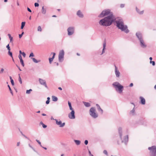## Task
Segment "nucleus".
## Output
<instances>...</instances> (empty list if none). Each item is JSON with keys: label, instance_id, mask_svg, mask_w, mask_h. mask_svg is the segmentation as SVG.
<instances>
[{"label": "nucleus", "instance_id": "f257e3e1", "mask_svg": "<svg viewBox=\"0 0 156 156\" xmlns=\"http://www.w3.org/2000/svg\"><path fill=\"white\" fill-rule=\"evenodd\" d=\"M113 22L116 23L117 27L122 31L126 33L129 32L127 26L124 25L122 19L120 17L115 18L114 16H107L101 20L99 21V23L102 26H108L111 25Z\"/></svg>", "mask_w": 156, "mask_h": 156}, {"label": "nucleus", "instance_id": "f03ea898", "mask_svg": "<svg viewBox=\"0 0 156 156\" xmlns=\"http://www.w3.org/2000/svg\"><path fill=\"white\" fill-rule=\"evenodd\" d=\"M110 10H103L102 12L99 15V17H103L104 16H114L112 12L110 11Z\"/></svg>", "mask_w": 156, "mask_h": 156}, {"label": "nucleus", "instance_id": "7ed1b4c3", "mask_svg": "<svg viewBox=\"0 0 156 156\" xmlns=\"http://www.w3.org/2000/svg\"><path fill=\"white\" fill-rule=\"evenodd\" d=\"M119 132L120 139L122 140V142L126 144V143L128 140V135L125 136L123 140L122 139V129L121 128H119Z\"/></svg>", "mask_w": 156, "mask_h": 156}, {"label": "nucleus", "instance_id": "20e7f679", "mask_svg": "<svg viewBox=\"0 0 156 156\" xmlns=\"http://www.w3.org/2000/svg\"><path fill=\"white\" fill-rule=\"evenodd\" d=\"M90 115L94 118H96L98 117V114L96 112V109L94 107H92L89 110Z\"/></svg>", "mask_w": 156, "mask_h": 156}, {"label": "nucleus", "instance_id": "39448f33", "mask_svg": "<svg viewBox=\"0 0 156 156\" xmlns=\"http://www.w3.org/2000/svg\"><path fill=\"white\" fill-rule=\"evenodd\" d=\"M113 85L116 89V90H117V88L118 89L119 92L121 93L123 90V87L122 85H121L119 83L115 82L113 83Z\"/></svg>", "mask_w": 156, "mask_h": 156}, {"label": "nucleus", "instance_id": "423d86ee", "mask_svg": "<svg viewBox=\"0 0 156 156\" xmlns=\"http://www.w3.org/2000/svg\"><path fill=\"white\" fill-rule=\"evenodd\" d=\"M148 150L150 151V156H156V146H153L149 147Z\"/></svg>", "mask_w": 156, "mask_h": 156}, {"label": "nucleus", "instance_id": "0eeeda50", "mask_svg": "<svg viewBox=\"0 0 156 156\" xmlns=\"http://www.w3.org/2000/svg\"><path fill=\"white\" fill-rule=\"evenodd\" d=\"M64 52L63 50H62L59 51L58 55V61L60 62H62L64 60Z\"/></svg>", "mask_w": 156, "mask_h": 156}, {"label": "nucleus", "instance_id": "6e6552de", "mask_svg": "<svg viewBox=\"0 0 156 156\" xmlns=\"http://www.w3.org/2000/svg\"><path fill=\"white\" fill-rule=\"evenodd\" d=\"M74 27H69L67 29L68 34L69 36L73 35L74 32Z\"/></svg>", "mask_w": 156, "mask_h": 156}, {"label": "nucleus", "instance_id": "1a4fd4ad", "mask_svg": "<svg viewBox=\"0 0 156 156\" xmlns=\"http://www.w3.org/2000/svg\"><path fill=\"white\" fill-rule=\"evenodd\" d=\"M55 120L56 121V124L59 126L60 127H63L65 125V122L62 123V121L60 119L58 121L57 119H55Z\"/></svg>", "mask_w": 156, "mask_h": 156}, {"label": "nucleus", "instance_id": "9d476101", "mask_svg": "<svg viewBox=\"0 0 156 156\" xmlns=\"http://www.w3.org/2000/svg\"><path fill=\"white\" fill-rule=\"evenodd\" d=\"M71 110V112L69 114L68 117L70 119H74L75 118V112L73 110Z\"/></svg>", "mask_w": 156, "mask_h": 156}, {"label": "nucleus", "instance_id": "9b49d317", "mask_svg": "<svg viewBox=\"0 0 156 156\" xmlns=\"http://www.w3.org/2000/svg\"><path fill=\"white\" fill-rule=\"evenodd\" d=\"M39 81L40 83L42 85H44L45 87L48 88V86L46 84V81L45 80L39 78Z\"/></svg>", "mask_w": 156, "mask_h": 156}, {"label": "nucleus", "instance_id": "f8f14e48", "mask_svg": "<svg viewBox=\"0 0 156 156\" xmlns=\"http://www.w3.org/2000/svg\"><path fill=\"white\" fill-rule=\"evenodd\" d=\"M140 46L143 48H145L147 47V44H145L143 39L139 41Z\"/></svg>", "mask_w": 156, "mask_h": 156}, {"label": "nucleus", "instance_id": "ddd939ff", "mask_svg": "<svg viewBox=\"0 0 156 156\" xmlns=\"http://www.w3.org/2000/svg\"><path fill=\"white\" fill-rule=\"evenodd\" d=\"M136 35L139 41L143 39L142 34L140 32H136Z\"/></svg>", "mask_w": 156, "mask_h": 156}, {"label": "nucleus", "instance_id": "4468645a", "mask_svg": "<svg viewBox=\"0 0 156 156\" xmlns=\"http://www.w3.org/2000/svg\"><path fill=\"white\" fill-rule=\"evenodd\" d=\"M115 73L116 75V76L117 77H119L120 75V73L119 71L118 70L117 67L115 65Z\"/></svg>", "mask_w": 156, "mask_h": 156}, {"label": "nucleus", "instance_id": "2eb2a0df", "mask_svg": "<svg viewBox=\"0 0 156 156\" xmlns=\"http://www.w3.org/2000/svg\"><path fill=\"white\" fill-rule=\"evenodd\" d=\"M140 103L144 105L145 104V99L142 97H140Z\"/></svg>", "mask_w": 156, "mask_h": 156}, {"label": "nucleus", "instance_id": "dca6fc26", "mask_svg": "<svg viewBox=\"0 0 156 156\" xmlns=\"http://www.w3.org/2000/svg\"><path fill=\"white\" fill-rule=\"evenodd\" d=\"M77 15L80 18H83V15L80 10H78L77 12Z\"/></svg>", "mask_w": 156, "mask_h": 156}, {"label": "nucleus", "instance_id": "f3484780", "mask_svg": "<svg viewBox=\"0 0 156 156\" xmlns=\"http://www.w3.org/2000/svg\"><path fill=\"white\" fill-rule=\"evenodd\" d=\"M96 105L97 107V109L98 110V111L101 113V114H102L103 113V110L100 107V106L98 104H97Z\"/></svg>", "mask_w": 156, "mask_h": 156}, {"label": "nucleus", "instance_id": "a211bd4d", "mask_svg": "<svg viewBox=\"0 0 156 156\" xmlns=\"http://www.w3.org/2000/svg\"><path fill=\"white\" fill-rule=\"evenodd\" d=\"M106 45V43L105 41L103 44V48L102 51V52L101 55L103 54L105 52V47Z\"/></svg>", "mask_w": 156, "mask_h": 156}, {"label": "nucleus", "instance_id": "6ab92c4d", "mask_svg": "<svg viewBox=\"0 0 156 156\" xmlns=\"http://www.w3.org/2000/svg\"><path fill=\"white\" fill-rule=\"evenodd\" d=\"M83 103L85 106L86 107H89L90 105L89 103L83 102Z\"/></svg>", "mask_w": 156, "mask_h": 156}, {"label": "nucleus", "instance_id": "aec40b11", "mask_svg": "<svg viewBox=\"0 0 156 156\" xmlns=\"http://www.w3.org/2000/svg\"><path fill=\"white\" fill-rule=\"evenodd\" d=\"M52 101H56L58 100L57 98L54 96H52Z\"/></svg>", "mask_w": 156, "mask_h": 156}, {"label": "nucleus", "instance_id": "412c9836", "mask_svg": "<svg viewBox=\"0 0 156 156\" xmlns=\"http://www.w3.org/2000/svg\"><path fill=\"white\" fill-rule=\"evenodd\" d=\"M31 59L35 63H38V62H40V60L39 61H37V60H36L35 58H31Z\"/></svg>", "mask_w": 156, "mask_h": 156}, {"label": "nucleus", "instance_id": "4be33fe9", "mask_svg": "<svg viewBox=\"0 0 156 156\" xmlns=\"http://www.w3.org/2000/svg\"><path fill=\"white\" fill-rule=\"evenodd\" d=\"M74 141L77 145H79L80 144V141L79 140H74Z\"/></svg>", "mask_w": 156, "mask_h": 156}, {"label": "nucleus", "instance_id": "5701e85b", "mask_svg": "<svg viewBox=\"0 0 156 156\" xmlns=\"http://www.w3.org/2000/svg\"><path fill=\"white\" fill-rule=\"evenodd\" d=\"M137 12L140 15H141L144 13V10H136Z\"/></svg>", "mask_w": 156, "mask_h": 156}, {"label": "nucleus", "instance_id": "b1692460", "mask_svg": "<svg viewBox=\"0 0 156 156\" xmlns=\"http://www.w3.org/2000/svg\"><path fill=\"white\" fill-rule=\"evenodd\" d=\"M25 24V22H22L21 23V29H22L24 27Z\"/></svg>", "mask_w": 156, "mask_h": 156}, {"label": "nucleus", "instance_id": "393cba45", "mask_svg": "<svg viewBox=\"0 0 156 156\" xmlns=\"http://www.w3.org/2000/svg\"><path fill=\"white\" fill-rule=\"evenodd\" d=\"M68 104L69 108V109L70 110H73V108H72V106H71V103L69 101H68Z\"/></svg>", "mask_w": 156, "mask_h": 156}, {"label": "nucleus", "instance_id": "a878e982", "mask_svg": "<svg viewBox=\"0 0 156 156\" xmlns=\"http://www.w3.org/2000/svg\"><path fill=\"white\" fill-rule=\"evenodd\" d=\"M37 30L38 31L41 32L42 30V29L41 26H39L37 27Z\"/></svg>", "mask_w": 156, "mask_h": 156}, {"label": "nucleus", "instance_id": "bb28decb", "mask_svg": "<svg viewBox=\"0 0 156 156\" xmlns=\"http://www.w3.org/2000/svg\"><path fill=\"white\" fill-rule=\"evenodd\" d=\"M8 37H9V38L10 40V42H12V39H13L12 37L11 36V35L10 34H8Z\"/></svg>", "mask_w": 156, "mask_h": 156}, {"label": "nucleus", "instance_id": "cd10ccee", "mask_svg": "<svg viewBox=\"0 0 156 156\" xmlns=\"http://www.w3.org/2000/svg\"><path fill=\"white\" fill-rule=\"evenodd\" d=\"M19 82H20V84H22V79H21V78L20 76V74L19 75Z\"/></svg>", "mask_w": 156, "mask_h": 156}, {"label": "nucleus", "instance_id": "c85d7f7f", "mask_svg": "<svg viewBox=\"0 0 156 156\" xmlns=\"http://www.w3.org/2000/svg\"><path fill=\"white\" fill-rule=\"evenodd\" d=\"M32 91V90L31 89H30L29 90H27L26 92V93L27 94H30V91Z\"/></svg>", "mask_w": 156, "mask_h": 156}, {"label": "nucleus", "instance_id": "c756f323", "mask_svg": "<svg viewBox=\"0 0 156 156\" xmlns=\"http://www.w3.org/2000/svg\"><path fill=\"white\" fill-rule=\"evenodd\" d=\"M134 107L133 109L130 111V113L132 114V115H134V114L135 112V110L134 109Z\"/></svg>", "mask_w": 156, "mask_h": 156}, {"label": "nucleus", "instance_id": "7c9ffc66", "mask_svg": "<svg viewBox=\"0 0 156 156\" xmlns=\"http://www.w3.org/2000/svg\"><path fill=\"white\" fill-rule=\"evenodd\" d=\"M8 87H9V91H10V92L12 94V95H13V93H12V90H11V88H10V86H9V85H8Z\"/></svg>", "mask_w": 156, "mask_h": 156}, {"label": "nucleus", "instance_id": "2f4dec72", "mask_svg": "<svg viewBox=\"0 0 156 156\" xmlns=\"http://www.w3.org/2000/svg\"><path fill=\"white\" fill-rule=\"evenodd\" d=\"M8 54L12 58V53L10 51H9Z\"/></svg>", "mask_w": 156, "mask_h": 156}, {"label": "nucleus", "instance_id": "473e14b6", "mask_svg": "<svg viewBox=\"0 0 156 156\" xmlns=\"http://www.w3.org/2000/svg\"><path fill=\"white\" fill-rule=\"evenodd\" d=\"M20 62L21 63L23 66L24 67V63L23 61V59H21V60H20Z\"/></svg>", "mask_w": 156, "mask_h": 156}, {"label": "nucleus", "instance_id": "72a5a7b5", "mask_svg": "<svg viewBox=\"0 0 156 156\" xmlns=\"http://www.w3.org/2000/svg\"><path fill=\"white\" fill-rule=\"evenodd\" d=\"M51 54L53 55L52 57L51 58H52L53 59H54L55 58V53L54 52H51Z\"/></svg>", "mask_w": 156, "mask_h": 156}, {"label": "nucleus", "instance_id": "f704fd0d", "mask_svg": "<svg viewBox=\"0 0 156 156\" xmlns=\"http://www.w3.org/2000/svg\"><path fill=\"white\" fill-rule=\"evenodd\" d=\"M53 60V59L52 58H49V62L50 63V64L52 62Z\"/></svg>", "mask_w": 156, "mask_h": 156}, {"label": "nucleus", "instance_id": "c9c22d12", "mask_svg": "<svg viewBox=\"0 0 156 156\" xmlns=\"http://www.w3.org/2000/svg\"><path fill=\"white\" fill-rule=\"evenodd\" d=\"M6 47L7 48L8 50L9 51L10 50V47L9 46V44H8L6 46Z\"/></svg>", "mask_w": 156, "mask_h": 156}, {"label": "nucleus", "instance_id": "e433bc0d", "mask_svg": "<svg viewBox=\"0 0 156 156\" xmlns=\"http://www.w3.org/2000/svg\"><path fill=\"white\" fill-rule=\"evenodd\" d=\"M24 34V32H23L21 34H19V38H21L22 37L23 35Z\"/></svg>", "mask_w": 156, "mask_h": 156}, {"label": "nucleus", "instance_id": "4c0bfd02", "mask_svg": "<svg viewBox=\"0 0 156 156\" xmlns=\"http://www.w3.org/2000/svg\"><path fill=\"white\" fill-rule=\"evenodd\" d=\"M4 71V69L3 68H2L0 71V74H2Z\"/></svg>", "mask_w": 156, "mask_h": 156}, {"label": "nucleus", "instance_id": "58836bf2", "mask_svg": "<svg viewBox=\"0 0 156 156\" xmlns=\"http://www.w3.org/2000/svg\"><path fill=\"white\" fill-rule=\"evenodd\" d=\"M150 63H152V65L153 66H154L155 65V63L154 61H150Z\"/></svg>", "mask_w": 156, "mask_h": 156}, {"label": "nucleus", "instance_id": "ea45409f", "mask_svg": "<svg viewBox=\"0 0 156 156\" xmlns=\"http://www.w3.org/2000/svg\"><path fill=\"white\" fill-rule=\"evenodd\" d=\"M34 5L35 7H38L39 5V4L38 3L36 2L34 3Z\"/></svg>", "mask_w": 156, "mask_h": 156}, {"label": "nucleus", "instance_id": "a19ab883", "mask_svg": "<svg viewBox=\"0 0 156 156\" xmlns=\"http://www.w3.org/2000/svg\"><path fill=\"white\" fill-rule=\"evenodd\" d=\"M103 153L106 155H108V153H107V151L106 150H104L103 151Z\"/></svg>", "mask_w": 156, "mask_h": 156}, {"label": "nucleus", "instance_id": "79ce46f5", "mask_svg": "<svg viewBox=\"0 0 156 156\" xmlns=\"http://www.w3.org/2000/svg\"><path fill=\"white\" fill-rule=\"evenodd\" d=\"M36 141L40 145L41 147H42V145L41 144V142L38 140H36Z\"/></svg>", "mask_w": 156, "mask_h": 156}, {"label": "nucleus", "instance_id": "37998d69", "mask_svg": "<svg viewBox=\"0 0 156 156\" xmlns=\"http://www.w3.org/2000/svg\"><path fill=\"white\" fill-rule=\"evenodd\" d=\"M34 56V54L32 52L30 54L29 57H33Z\"/></svg>", "mask_w": 156, "mask_h": 156}, {"label": "nucleus", "instance_id": "c03bdc74", "mask_svg": "<svg viewBox=\"0 0 156 156\" xmlns=\"http://www.w3.org/2000/svg\"><path fill=\"white\" fill-rule=\"evenodd\" d=\"M125 4H122L120 5V7L121 8H122L125 6Z\"/></svg>", "mask_w": 156, "mask_h": 156}, {"label": "nucleus", "instance_id": "a18cd8bd", "mask_svg": "<svg viewBox=\"0 0 156 156\" xmlns=\"http://www.w3.org/2000/svg\"><path fill=\"white\" fill-rule=\"evenodd\" d=\"M10 81L12 85L13 86L14 85V82L13 80H11Z\"/></svg>", "mask_w": 156, "mask_h": 156}, {"label": "nucleus", "instance_id": "49530a36", "mask_svg": "<svg viewBox=\"0 0 156 156\" xmlns=\"http://www.w3.org/2000/svg\"><path fill=\"white\" fill-rule=\"evenodd\" d=\"M88 141L87 140H86L84 141V144L85 145H87L88 144Z\"/></svg>", "mask_w": 156, "mask_h": 156}, {"label": "nucleus", "instance_id": "de8ad7c7", "mask_svg": "<svg viewBox=\"0 0 156 156\" xmlns=\"http://www.w3.org/2000/svg\"><path fill=\"white\" fill-rule=\"evenodd\" d=\"M42 127H43V128H45L47 127V126L45 125L44 124H43Z\"/></svg>", "mask_w": 156, "mask_h": 156}, {"label": "nucleus", "instance_id": "09e8293b", "mask_svg": "<svg viewBox=\"0 0 156 156\" xmlns=\"http://www.w3.org/2000/svg\"><path fill=\"white\" fill-rule=\"evenodd\" d=\"M19 58L20 59V61L21 60V59H22L21 56L20 55H19Z\"/></svg>", "mask_w": 156, "mask_h": 156}, {"label": "nucleus", "instance_id": "8fccbe9b", "mask_svg": "<svg viewBox=\"0 0 156 156\" xmlns=\"http://www.w3.org/2000/svg\"><path fill=\"white\" fill-rule=\"evenodd\" d=\"M22 55L24 57H25L26 54H25V53L24 52H23L22 53Z\"/></svg>", "mask_w": 156, "mask_h": 156}, {"label": "nucleus", "instance_id": "3c124183", "mask_svg": "<svg viewBox=\"0 0 156 156\" xmlns=\"http://www.w3.org/2000/svg\"><path fill=\"white\" fill-rule=\"evenodd\" d=\"M46 10H42V13L43 14H44L46 13Z\"/></svg>", "mask_w": 156, "mask_h": 156}, {"label": "nucleus", "instance_id": "603ef678", "mask_svg": "<svg viewBox=\"0 0 156 156\" xmlns=\"http://www.w3.org/2000/svg\"><path fill=\"white\" fill-rule=\"evenodd\" d=\"M49 102H50V101H48V100H47L46 102V103L47 104H49Z\"/></svg>", "mask_w": 156, "mask_h": 156}, {"label": "nucleus", "instance_id": "864d4df0", "mask_svg": "<svg viewBox=\"0 0 156 156\" xmlns=\"http://www.w3.org/2000/svg\"><path fill=\"white\" fill-rule=\"evenodd\" d=\"M133 83H131L129 85V86L130 87H133Z\"/></svg>", "mask_w": 156, "mask_h": 156}, {"label": "nucleus", "instance_id": "5fc2aeb1", "mask_svg": "<svg viewBox=\"0 0 156 156\" xmlns=\"http://www.w3.org/2000/svg\"><path fill=\"white\" fill-rule=\"evenodd\" d=\"M89 153L90 155H91V156H94L91 153L90 151H89Z\"/></svg>", "mask_w": 156, "mask_h": 156}, {"label": "nucleus", "instance_id": "6e6d98bb", "mask_svg": "<svg viewBox=\"0 0 156 156\" xmlns=\"http://www.w3.org/2000/svg\"><path fill=\"white\" fill-rule=\"evenodd\" d=\"M20 143L19 142H18L17 144V146H19L20 145Z\"/></svg>", "mask_w": 156, "mask_h": 156}, {"label": "nucleus", "instance_id": "4d7b16f0", "mask_svg": "<svg viewBox=\"0 0 156 156\" xmlns=\"http://www.w3.org/2000/svg\"><path fill=\"white\" fill-rule=\"evenodd\" d=\"M29 146L32 149H34V148L32 147L30 144H29Z\"/></svg>", "mask_w": 156, "mask_h": 156}, {"label": "nucleus", "instance_id": "13d9d810", "mask_svg": "<svg viewBox=\"0 0 156 156\" xmlns=\"http://www.w3.org/2000/svg\"><path fill=\"white\" fill-rule=\"evenodd\" d=\"M58 89H59V90H62V88L61 87H59L58 88Z\"/></svg>", "mask_w": 156, "mask_h": 156}, {"label": "nucleus", "instance_id": "bf43d9fd", "mask_svg": "<svg viewBox=\"0 0 156 156\" xmlns=\"http://www.w3.org/2000/svg\"><path fill=\"white\" fill-rule=\"evenodd\" d=\"M51 120H55V119H54V118L52 117H51Z\"/></svg>", "mask_w": 156, "mask_h": 156}, {"label": "nucleus", "instance_id": "052dcab7", "mask_svg": "<svg viewBox=\"0 0 156 156\" xmlns=\"http://www.w3.org/2000/svg\"><path fill=\"white\" fill-rule=\"evenodd\" d=\"M149 59L150 60H151H151H152V58L151 57H150V58H149Z\"/></svg>", "mask_w": 156, "mask_h": 156}, {"label": "nucleus", "instance_id": "680f3d73", "mask_svg": "<svg viewBox=\"0 0 156 156\" xmlns=\"http://www.w3.org/2000/svg\"><path fill=\"white\" fill-rule=\"evenodd\" d=\"M22 135L24 136L26 138H27V137L26 136H25L23 134H22Z\"/></svg>", "mask_w": 156, "mask_h": 156}, {"label": "nucleus", "instance_id": "e2e57ef3", "mask_svg": "<svg viewBox=\"0 0 156 156\" xmlns=\"http://www.w3.org/2000/svg\"><path fill=\"white\" fill-rule=\"evenodd\" d=\"M42 115H43V116H45L46 115L44 113H42Z\"/></svg>", "mask_w": 156, "mask_h": 156}, {"label": "nucleus", "instance_id": "0e129e2a", "mask_svg": "<svg viewBox=\"0 0 156 156\" xmlns=\"http://www.w3.org/2000/svg\"><path fill=\"white\" fill-rule=\"evenodd\" d=\"M42 147L45 150H47V148L46 147H43L42 146Z\"/></svg>", "mask_w": 156, "mask_h": 156}, {"label": "nucleus", "instance_id": "69168bd1", "mask_svg": "<svg viewBox=\"0 0 156 156\" xmlns=\"http://www.w3.org/2000/svg\"><path fill=\"white\" fill-rule=\"evenodd\" d=\"M50 98L49 97H48L47 98V100L50 101Z\"/></svg>", "mask_w": 156, "mask_h": 156}, {"label": "nucleus", "instance_id": "338daca9", "mask_svg": "<svg viewBox=\"0 0 156 156\" xmlns=\"http://www.w3.org/2000/svg\"><path fill=\"white\" fill-rule=\"evenodd\" d=\"M19 52H20V54H22V51L20 50V51Z\"/></svg>", "mask_w": 156, "mask_h": 156}, {"label": "nucleus", "instance_id": "774afa93", "mask_svg": "<svg viewBox=\"0 0 156 156\" xmlns=\"http://www.w3.org/2000/svg\"><path fill=\"white\" fill-rule=\"evenodd\" d=\"M154 88L155 90H156V84L155 85L154 87Z\"/></svg>", "mask_w": 156, "mask_h": 156}]
</instances>
